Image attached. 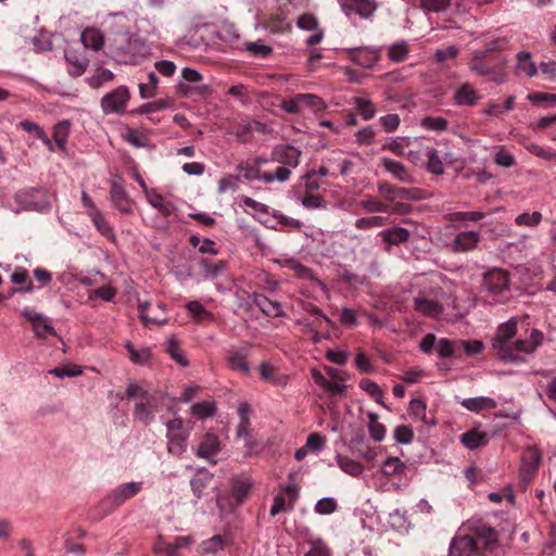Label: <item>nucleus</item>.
Segmentation results:
<instances>
[{"mask_svg":"<svg viewBox=\"0 0 556 556\" xmlns=\"http://www.w3.org/2000/svg\"><path fill=\"white\" fill-rule=\"evenodd\" d=\"M517 318L513 317L508 321L501 324L492 340V346L496 356L511 364H521L526 359L522 354H532L543 343L544 334L539 329H532L529 339H516Z\"/></svg>","mask_w":556,"mask_h":556,"instance_id":"f257e3e1","label":"nucleus"},{"mask_svg":"<svg viewBox=\"0 0 556 556\" xmlns=\"http://www.w3.org/2000/svg\"><path fill=\"white\" fill-rule=\"evenodd\" d=\"M497 533L488 526L458 529L448 547V556H491L497 547Z\"/></svg>","mask_w":556,"mask_h":556,"instance_id":"f03ea898","label":"nucleus"},{"mask_svg":"<svg viewBox=\"0 0 556 556\" xmlns=\"http://www.w3.org/2000/svg\"><path fill=\"white\" fill-rule=\"evenodd\" d=\"M506 46V39L496 38L488 42L483 49L472 51L468 63L469 68L475 74L488 77L494 83H503L506 76L507 61L502 52Z\"/></svg>","mask_w":556,"mask_h":556,"instance_id":"7ed1b4c3","label":"nucleus"},{"mask_svg":"<svg viewBox=\"0 0 556 556\" xmlns=\"http://www.w3.org/2000/svg\"><path fill=\"white\" fill-rule=\"evenodd\" d=\"M142 486L143 482L122 483L101 501L99 507L104 515L110 514L126 501L135 497L142 490Z\"/></svg>","mask_w":556,"mask_h":556,"instance_id":"20e7f679","label":"nucleus"},{"mask_svg":"<svg viewBox=\"0 0 556 556\" xmlns=\"http://www.w3.org/2000/svg\"><path fill=\"white\" fill-rule=\"evenodd\" d=\"M326 106L324 99L313 93H296L289 99H283L280 104V108L289 114H302L305 109L318 113Z\"/></svg>","mask_w":556,"mask_h":556,"instance_id":"39448f33","label":"nucleus"},{"mask_svg":"<svg viewBox=\"0 0 556 556\" xmlns=\"http://www.w3.org/2000/svg\"><path fill=\"white\" fill-rule=\"evenodd\" d=\"M15 200L25 210L43 212L50 206L49 195L41 188H25L16 193Z\"/></svg>","mask_w":556,"mask_h":556,"instance_id":"423d86ee","label":"nucleus"},{"mask_svg":"<svg viewBox=\"0 0 556 556\" xmlns=\"http://www.w3.org/2000/svg\"><path fill=\"white\" fill-rule=\"evenodd\" d=\"M251 344L244 343L240 346H232L226 351L225 362L227 367L232 371H238L242 375H250V366L248 358L251 355Z\"/></svg>","mask_w":556,"mask_h":556,"instance_id":"0eeeda50","label":"nucleus"},{"mask_svg":"<svg viewBox=\"0 0 556 556\" xmlns=\"http://www.w3.org/2000/svg\"><path fill=\"white\" fill-rule=\"evenodd\" d=\"M542 460V454L535 446H528L521 456L520 483L526 489L536 473Z\"/></svg>","mask_w":556,"mask_h":556,"instance_id":"6e6552de","label":"nucleus"},{"mask_svg":"<svg viewBox=\"0 0 556 556\" xmlns=\"http://www.w3.org/2000/svg\"><path fill=\"white\" fill-rule=\"evenodd\" d=\"M139 317L144 326H161L167 323L166 311L163 303L153 305L150 301L139 302Z\"/></svg>","mask_w":556,"mask_h":556,"instance_id":"1a4fd4ad","label":"nucleus"},{"mask_svg":"<svg viewBox=\"0 0 556 556\" xmlns=\"http://www.w3.org/2000/svg\"><path fill=\"white\" fill-rule=\"evenodd\" d=\"M509 285V273L502 268H492L483 275V286L494 295L502 294L508 290Z\"/></svg>","mask_w":556,"mask_h":556,"instance_id":"9d476101","label":"nucleus"},{"mask_svg":"<svg viewBox=\"0 0 556 556\" xmlns=\"http://www.w3.org/2000/svg\"><path fill=\"white\" fill-rule=\"evenodd\" d=\"M302 152L291 144H277L270 152V160L288 168H295L300 164Z\"/></svg>","mask_w":556,"mask_h":556,"instance_id":"9b49d317","label":"nucleus"},{"mask_svg":"<svg viewBox=\"0 0 556 556\" xmlns=\"http://www.w3.org/2000/svg\"><path fill=\"white\" fill-rule=\"evenodd\" d=\"M22 315L31 324L33 330L38 339H46L48 336L56 337V331L50 325L47 316L28 307L22 311Z\"/></svg>","mask_w":556,"mask_h":556,"instance_id":"f8f14e48","label":"nucleus"},{"mask_svg":"<svg viewBox=\"0 0 556 556\" xmlns=\"http://www.w3.org/2000/svg\"><path fill=\"white\" fill-rule=\"evenodd\" d=\"M129 99V92L126 87L121 86L106 93L101 100V108L105 114L122 112Z\"/></svg>","mask_w":556,"mask_h":556,"instance_id":"ddd939ff","label":"nucleus"},{"mask_svg":"<svg viewBox=\"0 0 556 556\" xmlns=\"http://www.w3.org/2000/svg\"><path fill=\"white\" fill-rule=\"evenodd\" d=\"M345 53L352 62L365 68H371L380 60V50L368 47L350 48Z\"/></svg>","mask_w":556,"mask_h":556,"instance_id":"4468645a","label":"nucleus"},{"mask_svg":"<svg viewBox=\"0 0 556 556\" xmlns=\"http://www.w3.org/2000/svg\"><path fill=\"white\" fill-rule=\"evenodd\" d=\"M342 10L349 14L354 12L363 18H369L377 10V4L374 0H338Z\"/></svg>","mask_w":556,"mask_h":556,"instance_id":"2eb2a0df","label":"nucleus"},{"mask_svg":"<svg viewBox=\"0 0 556 556\" xmlns=\"http://www.w3.org/2000/svg\"><path fill=\"white\" fill-rule=\"evenodd\" d=\"M252 302L267 317L276 318L285 316L281 304L277 301L269 300L262 293H254Z\"/></svg>","mask_w":556,"mask_h":556,"instance_id":"dca6fc26","label":"nucleus"},{"mask_svg":"<svg viewBox=\"0 0 556 556\" xmlns=\"http://www.w3.org/2000/svg\"><path fill=\"white\" fill-rule=\"evenodd\" d=\"M156 399L152 396L142 402H137L134 408V417L143 425H150L155 417Z\"/></svg>","mask_w":556,"mask_h":556,"instance_id":"f3484780","label":"nucleus"},{"mask_svg":"<svg viewBox=\"0 0 556 556\" xmlns=\"http://www.w3.org/2000/svg\"><path fill=\"white\" fill-rule=\"evenodd\" d=\"M250 405L248 403H241L238 407V415L240 422L237 427V437L245 441V445L251 448L253 444V438L250 429Z\"/></svg>","mask_w":556,"mask_h":556,"instance_id":"a211bd4d","label":"nucleus"},{"mask_svg":"<svg viewBox=\"0 0 556 556\" xmlns=\"http://www.w3.org/2000/svg\"><path fill=\"white\" fill-rule=\"evenodd\" d=\"M414 308L424 316L437 318L443 313V306L438 301L425 296L414 299Z\"/></svg>","mask_w":556,"mask_h":556,"instance_id":"6ab92c4d","label":"nucleus"},{"mask_svg":"<svg viewBox=\"0 0 556 556\" xmlns=\"http://www.w3.org/2000/svg\"><path fill=\"white\" fill-rule=\"evenodd\" d=\"M110 194L114 206L119 212L125 214L132 212V202L129 199L126 190L121 185L113 182L111 186Z\"/></svg>","mask_w":556,"mask_h":556,"instance_id":"aec40b11","label":"nucleus"},{"mask_svg":"<svg viewBox=\"0 0 556 556\" xmlns=\"http://www.w3.org/2000/svg\"><path fill=\"white\" fill-rule=\"evenodd\" d=\"M220 450V442L216 434L206 433L198 447L197 455L201 458L210 459L217 455Z\"/></svg>","mask_w":556,"mask_h":556,"instance_id":"412c9836","label":"nucleus"},{"mask_svg":"<svg viewBox=\"0 0 556 556\" xmlns=\"http://www.w3.org/2000/svg\"><path fill=\"white\" fill-rule=\"evenodd\" d=\"M481 239L478 231H463L454 239V250L458 252H467L473 250Z\"/></svg>","mask_w":556,"mask_h":556,"instance_id":"4be33fe9","label":"nucleus"},{"mask_svg":"<svg viewBox=\"0 0 556 556\" xmlns=\"http://www.w3.org/2000/svg\"><path fill=\"white\" fill-rule=\"evenodd\" d=\"M489 434L478 429H471L460 435V442L469 450L485 446L489 443Z\"/></svg>","mask_w":556,"mask_h":556,"instance_id":"5701e85b","label":"nucleus"},{"mask_svg":"<svg viewBox=\"0 0 556 556\" xmlns=\"http://www.w3.org/2000/svg\"><path fill=\"white\" fill-rule=\"evenodd\" d=\"M261 130L263 125L260 122H242L231 126L229 134L238 138L240 142H248L251 138V134L254 130Z\"/></svg>","mask_w":556,"mask_h":556,"instance_id":"b1692460","label":"nucleus"},{"mask_svg":"<svg viewBox=\"0 0 556 556\" xmlns=\"http://www.w3.org/2000/svg\"><path fill=\"white\" fill-rule=\"evenodd\" d=\"M381 164L387 172L391 173L401 182L412 181V176L404 164L389 157L381 159Z\"/></svg>","mask_w":556,"mask_h":556,"instance_id":"393cba45","label":"nucleus"},{"mask_svg":"<svg viewBox=\"0 0 556 556\" xmlns=\"http://www.w3.org/2000/svg\"><path fill=\"white\" fill-rule=\"evenodd\" d=\"M460 404L466 409L475 413H480L486 409H494L497 406L496 401L488 396L465 399Z\"/></svg>","mask_w":556,"mask_h":556,"instance_id":"a878e982","label":"nucleus"},{"mask_svg":"<svg viewBox=\"0 0 556 556\" xmlns=\"http://www.w3.org/2000/svg\"><path fill=\"white\" fill-rule=\"evenodd\" d=\"M477 90L469 84H463L454 93L455 103L458 105H473L478 101Z\"/></svg>","mask_w":556,"mask_h":556,"instance_id":"bb28decb","label":"nucleus"},{"mask_svg":"<svg viewBox=\"0 0 556 556\" xmlns=\"http://www.w3.org/2000/svg\"><path fill=\"white\" fill-rule=\"evenodd\" d=\"M65 59L68 64L67 72L72 77L81 76L89 64V60L86 56L78 55L75 52L66 53Z\"/></svg>","mask_w":556,"mask_h":556,"instance_id":"cd10ccee","label":"nucleus"},{"mask_svg":"<svg viewBox=\"0 0 556 556\" xmlns=\"http://www.w3.org/2000/svg\"><path fill=\"white\" fill-rule=\"evenodd\" d=\"M81 42L85 48L99 51L103 47L104 36L99 29L89 27L81 33Z\"/></svg>","mask_w":556,"mask_h":556,"instance_id":"c85d7f7f","label":"nucleus"},{"mask_svg":"<svg viewBox=\"0 0 556 556\" xmlns=\"http://www.w3.org/2000/svg\"><path fill=\"white\" fill-rule=\"evenodd\" d=\"M167 452L174 456L182 455L187 450V432H178V434H166Z\"/></svg>","mask_w":556,"mask_h":556,"instance_id":"c756f323","label":"nucleus"},{"mask_svg":"<svg viewBox=\"0 0 556 556\" xmlns=\"http://www.w3.org/2000/svg\"><path fill=\"white\" fill-rule=\"evenodd\" d=\"M147 201L156 208L163 216L168 217L174 213V204L172 202L164 201V198L155 190H151L146 195Z\"/></svg>","mask_w":556,"mask_h":556,"instance_id":"7c9ffc66","label":"nucleus"},{"mask_svg":"<svg viewBox=\"0 0 556 556\" xmlns=\"http://www.w3.org/2000/svg\"><path fill=\"white\" fill-rule=\"evenodd\" d=\"M90 219L96 227V229L105 238L114 240L115 236L113 232V229L104 215L101 213L100 210H93L90 214Z\"/></svg>","mask_w":556,"mask_h":556,"instance_id":"2f4dec72","label":"nucleus"},{"mask_svg":"<svg viewBox=\"0 0 556 556\" xmlns=\"http://www.w3.org/2000/svg\"><path fill=\"white\" fill-rule=\"evenodd\" d=\"M383 241L397 245L400 243L406 242L409 239V231L402 227H393L380 232Z\"/></svg>","mask_w":556,"mask_h":556,"instance_id":"473e14b6","label":"nucleus"},{"mask_svg":"<svg viewBox=\"0 0 556 556\" xmlns=\"http://www.w3.org/2000/svg\"><path fill=\"white\" fill-rule=\"evenodd\" d=\"M337 464L342 471L353 477H358L363 473L364 467L361 463L343 455L337 456Z\"/></svg>","mask_w":556,"mask_h":556,"instance_id":"72a5a7b5","label":"nucleus"},{"mask_svg":"<svg viewBox=\"0 0 556 556\" xmlns=\"http://www.w3.org/2000/svg\"><path fill=\"white\" fill-rule=\"evenodd\" d=\"M517 72L523 73L528 77H533L538 73V67L531 61V54L529 52H519L517 54Z\"/></svg>","mask_w":556,"mask_h":556,"instance_id":"f704fd0d","label":"nucleus"},{"mask_svg":"<svg viewBox=\"0 0 556 556\" xmlns=\"http://www.w3.org/2000/svg\"><path fill=\"white\" fill-rule=\"evenodd\" d=\"M185 307L191 314L195 323L213 319V314L206 311L199 301H189L186 303Z\"/></svg>","mask_w":556,"mask_h":556,"instance_id":"c9c22d12","label":"nucleus"},{"mask_svg":"<svg viewBox=\"0 0 556 556\" xmlns=\"http://www.w3.org/2000/svg\"><path fill=\"white\" fill-rule=\"evenodd\" d=\"M265 27L275 34H282L291 29L290 23L282 14L271 15L265 23Z\"/></svg>","mask_w":556,"mask_h":556,"instance_id":"e433bc0d","label":"nucleus"},{"mask_svg":"<svg viewBox=\"0 0 556 556\" xmlns=\"http://www.w3.org/2000/svg\"><path fill=\"white\" fill-rule=\"evenodd\" d=\"M70 126V122L64 119L53 127V140L60 150H63L66 146Z\"/></svg>","mask_w":556,"mask_h":556,"instance_id":"4c0bfd02","label":"nucleus"},{"mask_svg":"<svg viewBox=\"0 0 556 556\" xmlns=\"http://www.w3.org/2000/svg\"><path fill=\"white\" fill-rule=\"evenodd\" d=\"M211 481L212 475L206 471H201L195 477H193L190 481L193 495L198 498H201L204 489L210 484Z\"/></svg>","mask_w":556,"mask_h":556,"instance_id":"58836bf2","label":"nucleus"},{"mask_svg":"<svg viewBox=\"0 0 556 556\" xmlns=\"http://www.w3.org/2000/svg\"><path fill=\"white\" fill-rule=\"evenodd\" d=\"M166 353L179 365L187 366L189 364L178 341L175 338L168 339L166 342Z\"/></svg>","mask_w":556,"mask_h":556,"instance_id":"ea45409f","label":"nucleus"},{"mask_svg":"<svg viewBox=\"0 0 556 556\" xmlns=\"http://www.w3.org/2000/svg\"><path fill=\"white\" fill-rule=\"evenodd\" d=\"M368 431L370 437L377 441L381 442L386 437V427L378 421V415L376 413H368Z\"/></svg>","mask_w":556,"mask_h":556,"instance_id":"a19ab883","label":"nucleus"},{"mask_svg":"<svg viewBox=\"0 0 556 556\" xmlns=\"http://www.w3.org/2000/svg\"><path fill=\"white\" fill-rule=\"evenodd\" d=\"M20 126L24 131L35 134L37 138L43 141V143L48 147L49 150H53L49 137L39 125L31 121L25 119L21 122Z\"/></svg>","mask_w":556,"mask_h":556,"instance_id":"79ce46f5","label":"nucleus"},{"mask_svg":"<svg viewBox=\"0 0 556 556\" xmlns=\"http://www.w3.org/2000/svg\"><path fill=\"white\" fill-rule=\"evenodd\" d=\"M147 79H148L147 83L139 84V92H140L141 98H143V99H149V98L154 97L155 89L159 84V77L154 72L148 73Z\"/></svg>","mask_w":556,"mask_h":556,"instance_id":"37998d69","label":"nucleus"},{"mask_svg":"<svg viewBox=\"0 0 556 556\" xmlns=\"http://www.w3.org/2000/svg\"><path fill=\"white\" fill-rule=\"evenodd\" d=\"M291 177V168L279 166L274 172H264L263 182L271 184L274 181L285 182Z\"/></svg>","mask_w":556,"mask_h":556,"instance_id":"c03bdc74","label":"nucleus"},{"mask_svg":"<svg viewBox=\"0 0 556 556\" xmlns=\"http://www.w3.org/2000/svg\"><path fill=\"white\" fill-rule=\"evenodd\" d=\"M485 216L483 212H454L448 213L444 218L451 223L455 222H479Z\"/></svg>","mask_w":556,"mask_h":556,"instance_id":"a18cd8bd","label":"nucleus"},{"mask_svg":"<svg viewBox=\"0 0 556 556\" xmlns=\"http://www.w3.org/2000/svg\"><path fill=\"white\" fill-rule=\"evenodd\" d=\"M452 0H419V8L425 12L441 13L446 11Z\"/></svg>","mask_w":556,"mask_h":556,"instance_id":"49530a36","label":"nucleus"},{"mask_svg":"<svg viewBox=\"0 0 556 556\" xmlns=\"http://www.w3.org/2000/svg\"><path fill=\"white\" fill-rule=\"evenodd\" d=\"M390 60L393 62H403L408 55V45L406 41H397L393 43L388 51Z\"/></svg>","mask_w":556,"mask_h":556,"instance_id":"de8ad7c7","label":"nucleus"},{"mask_svg":"<svg viewBox=\"0 0 556 556\" xmlns=\"http://www.w3.org/2000/svg\"><path fill=\"white\" fill-rule=\"evenodd\" d=\"M353 103L364 119L369 121L375 116L376 109L370 100L357 97L353 99Z\"/></svg>","mask_w":556,"mask_h":556,"instance_id":"09e8293b","label":"nucleus"},{"mask_svg":"<svg viewBox=\"0 0 556 556\" xmlns=\"http://www.w3.org/2000/svg\"><path fill=\"white\" fill-rule=\"evenodd\" d=\"M251 490V483L248 481L236 480L232 484L231 495L237 505L243 503Z\"/></svg>","mask_w":556,"mask_h":556,"instance_id":"8fccbe9b","label":"nucleus"},{"mask_svg":"<svg viewBox=\"0 0 556 556\" xmlns=\"http://www.w3.org/2000/svg\"><path fill=\"white\" fill-rule=\"evenodd\" d=\"M153 395L148 392L147 389L143 388L142 384L137 382H130L126 388V397L139 400V402L146 401L147 399L152 397Z\"/></svg>","mask_w":556,"mask_h":556,"instance_id":"3c124183","label":"nucleus"},{"mask_svg":"<svg viewBox=\"0 0 556 556\" xmlns=\"http://www.w3.org/2000/svg\"><path fill=\"white\" fill-rule=\"evenodd\" d=\"M114 77L113 73L106 68H98L97 74L88 79L89 86L93 89L100 88L103 83L112 80Z\"/></svg>","mask_w":556,"mask_h":556,"instance_id":"603ef678","label":"nucleus"},{"mask_svg":"<svg viewBox=\"0 0 556 556\" xmlns=\"http://www.w3.org/2000/svg\"><path fill=\"white\" fill-rule=\"evenodd\" d=\"M215 409L216 408H215V405L213 402L204 401V402L193 404L191 407V413L194 416L203 419V418L213 416L215 413Z\"/></svg>","mask_w":556,"mask_h":556,"instance_id":"864d4df0","label":"nucleus"},{"mask_svg":"<svg viewBox=\"0 0 556 556\" xmlns=\"http://www.w3.org/2000/svg\"><path fill=\"white\" fill-rule=\"evenodd\" d=\"M404 468H405V466L399 457H389L382 464L381 472L384 476L390 477V476L399 473Z\"/></svg>","mask_w":556,"mask_h":556,"instance_id":"5fc2aeb1","label":"nucleus"},{"mask_svg":"<svg viewBox=\"0 0 556 556\" xmlns=\"http://www.w3.org/2000/svg\"><path fill=\"white\" fill-rule=\"evenodd\" d=\"M426 403L420 399H414L409 403V416L415 420L426 421Z\"/></svg>","mask_w":556,"mask_h":556,"instance_id":"6e6d98bb","label":"nucleus"},{"mask_svg":"<svg viewBox=\"0 0 556 556\" xmlns=\"http://www.w3.org/2000/svg\"><path fill=\"white\" fill-rule=\"evenodd\" d=\"M459 55V49L456 46H448L443 49H437L433 59L437 63H444L447 60H454Z\"/></svg>","mask_w":556,"mask_h":556,"instance_id":"4d7b16f0","label":"nucleus"},{"mask_svg":"<svg viewBox=\"0 0 556 556\" xmlns=\"http://www.w3.org/2000/svg\"><path fill=\"white\" fill-rule=\"evenodd\" d=\"M422 127L434 131H444L447 128V121L443 117L427 116L421 122Z\"/></svg>","mask_w":556,"mask_h":556,"instance_id":"13d9d810","label":"nucleus"},{"mask_svg":"<svg viewBox=\"0 0 556 556\" xmlns=\"http://www.w3.org/2000/svg\"><path fill=\"white\" fill-rule=\"evenodd\" d=\"M49 374L54 375L59 378L77 377L81 374V370L76 365H65V366L55 367V368L49 370Z\"/></svg>","mask_w":556,"mask_h":556,"instance_id":"bf43d9fd","label":"nucleus"},{"mask_svg":"<svg viewBox=\"0 0 556 556\" xmlns=\"http://www.w3.org/2000/svg\"><path fill=\"white\" fill-rule=\"evenodd\" d=\"M314 377L318 383H320L327 391L332 394H342L345 390L344 384L329 381L319 372H316Z\"/></svg>","mask_w":556,"mask_h":556,"instance_id":"052dcab7","label":"nucleus"},{"mask_svg":"<svg viewBox=\"0 0 556 556\" xmlns=\"http://www.w3.org/2000/svg\"><path fill=\"white\" fill-rule=\"evenodd\" d=\"M338 508V504L334 498L324 497L317 502L315 505V511L320 515H328L336 511Z\"/></svg>","mask_w":556,"mask_h":556,"instance_id":"680f3d73","label":"nucleus"},{"mask_svg":"<svg viewBox=\"0 0 556 556\" xmlns=\"http://www.w3.org/2000/svg\"><path fill=\"white\" fill-rule=\"evenodd\" d=\"M394 439L401 444H408L414 439V431L408 426H397L394 430Z\"/></svg>","mask_w":556,"mask_h":556,"instance_id":"e2e57ef3","label":"nucleus"},{"mask_svg":"<svg viewBox=\"0 0 556 556\" xmlns=\"http://www.w3.org/2000/svg\"><path fill=\"white\" fill-rule=\"evenodd\" d=\"M296 25L304 30H315L318 28V20L314 14L304 13L299 16Z\"/></svg>","mask_w":556,"mask_h":556,"instance_id":"0e129e2a","label":"nucleus"},{"mask_svg":"<svg viewBox=\"0 0 556 556\" xmlns=\"http://www.w3.org/2000/svg\"><path fill=\"white\" fill-rule=\"evenodd\" d=\"M247 51L253 56H267L273 52L271 47L261 42H247Z\"/></svg>","mask_w":556,"mask_h":556,"instance_id":"69168bd1","label":"nucleus"},{"mask_svg":"<svg viewBox=\"0 0 556 556\" xmlns=\"http://www.w3.org/2000/svg\"><path fill=\"white\" fill-rule=\"evenodd\" d=\"M428 169L435 174V175H440L443 173V163L440 159V156L438 155L437 151L434 150H430L428 153Z\"/></svg>","mask_w":556,"mask_h":556,"instance_id":"338daca9","label":"nucleus"},{"mask_svg":"<svg viewBox=\"0 0 556 556\" xmlns=\"http://www.w3.org/2000/svg\"><path fill=\"white\" fill-rule=\"evenodd\" d=\"M304 556H331V552L321 540H317L312 543L311 549Z\"/></svg>","mask_w":556,"mask_h":556,"instance_id":"774afa93","label":"nucleus"}]
</instances>
